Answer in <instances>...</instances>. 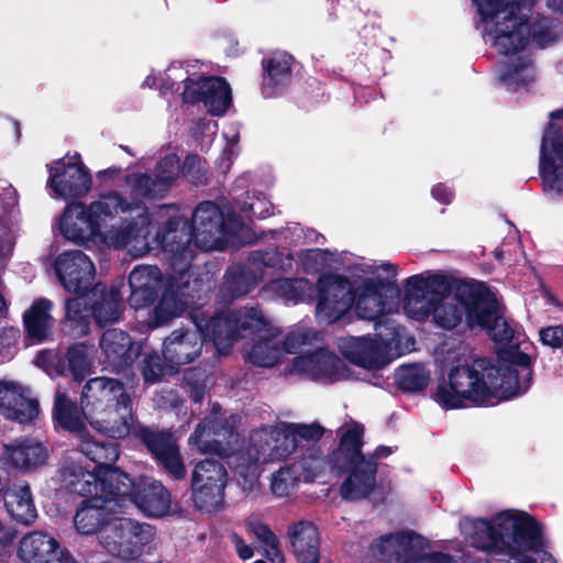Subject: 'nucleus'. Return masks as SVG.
<instances>
[{
	"label": "nucleus",
	"mask_w": 563,
	"mask_h": 563,
	"mask_svg": "<svg viewBox=\"0 0 563 563\" xmlns=\"http://www.w3.org/2000/svg\"><path fill=\"white\" fill-rule=\"evenodd\" d=\"M68 241L87 247L128 249L135 257L147 254L151 214L139 202L129 201L119 191L101 194L89 205L69 203L56 222Z\"/></svg>",
	"instance_id": "obj_1"
},
{
	"label": "nucleus",
	"mask_w": 563,
	"mask_h": 563,
	"mask_svg": "<svg viewBox=\"0 0 563 563\" xmlns=\"http://www.w3.org/2000/svg\"><path fill=\"white\" fill-rule=\"evenodd\" d=\"M532 379L531 360L516 346L500 354L497 365L485 361L452 367L439 383L434 400L445 409L493 406L526 393Z\"/></svg>",
	"instance_id": "obj_2"
},
{
	"label": "nucleus",
	"mask_w": 563,
	"mask_h": 563,
	"mask_svg": "<svg viewBox=\"0 0 563 563\" xmlns=\"http://www.w3.org/2000/svg\"><path fill=\"white\" fill-rule=\"evenodd\" d=\"M461 529L472 547L501 555L498 563H558L545 550L541 525L525 511L505 510L490 519H464Z\"/></svg>",
	"instance_id": "obj_3"
},
{
	"label": "nucleus",
	"mask_w": 563,
	"mask_h": 563,
	"mask_svg": "<svg viewBox=\"0 0 563 563\" xmlns=\"http://www.w3.org/2000/svg\"><path fill=\"white\" fill-rule=\"evenodd\" d=\"M481 21L478 29L485 41L499 53L508 56L503 65L500 81L516 91L533 79L530 60L522 54L530 35V29L516 0H473Z\"/></svg>",
	"instance_id": "obj_4"
},
{
	"label": "nucleus",
	"mask_w": 563,
	"mask_h": 563,
	"mask_svg": "<svg viewBox=\"0 0 563 563\" xmlns=\"http://www.w3.org/2000/svg\"><path fill=\"white\" fill-rule=\"evenodd\" d=\"M194 320L207 336L212 338L219 353H227L239 338L256 335L258 340L247 354L251 363L272 367L284 357L280 341L277 340L279 331L272 328L255 308L228 311L225 317L212 319L209 324L202 323L201 313L194 314Z\"/></svg>",
	"instance_id": "obj_5"
},
{
	"label": "nucleus",
	"mask_w": 563,
	"mask_h": 563,
	"mask_svg": "<svg viewBox=\"0 0 563 563\" xmlns=\"http://www.w3.org/2000/svg\"><path fill=\"white\" fill-rule=\"evenodd\" d=\"M151 221L150 241L156 239L153 249L162 246L168 254L173 269L179 274L186 272L195 256V245L211 250L218 246L223 234L222 213L213 202L200 203L192 214V229L180 218H173L167 229L159 235Z\"/></svg>",
	"instance_id": "obj_6"
},
{
	"label": "nucleus",
	"mask_w": 563,
	"mask_h": 563,
	"mask_svg": "<svg viewBox=\"0 0 563 563\" xmlns=\"http://www.w3.org/2000/svg\"><path fill=\"white\" fill-rule=\"evenodd\" d=\"M180 64L170 65L161 79L159 89L163 92L176 90L179 82H185L184 102L202 101L209 113L223 115L231 106L232 96L229 84L220 77L190 78Z\"/></svg>",
	"instance_id": "obj_7"
},
{
	"label": "nucleus",
	"mask_w": 563,
	"mask_h": 563,
	"mask_svg": "<svg viewBox=\"0 0 563 563\" xmlns=\"http://www.w3.org/2000/svg\"><path fill=\"white\" fill-rule=\"evenodd\" d=\"M483 284L460 283L452 285L448 279V289L437 302L433 321L442 328L452 329L465 317L471 328L484 322L479 309H488L489 301L485 297Z\"/></svg>",
	"instance_id": "obj_8"
},
{
	"label": "nucleus",
	"mask_w": 563,
	"mask_h": 563,
	"mask_svg": "<svg viewBox=\"0 0 563 563\" xmlns=\"http://www.w3.org/2000/svg\"><path fill=\"white\" fill-rule=\"evenodd\" d=\"M365 277L354 284L352 303L358 317L367 320L388 314L394 303L389 297L395 292L397 267L390 263L369 267Z\"/></svg>",
	"instance_id": "obj_9"
},
{
	"label": "nucleus",
	"mask_w": 563,
	"mask_h": 563,
	"mask_svg": "<svg viewBox=\"0 0 563 563\" xmlns=\"http://www.w3.org/2000/svg\"><path fill=\"white\" fill-rule=\"evenodd\" d=\"M152 526L131 518L114 517L99 534V544L112 558L120 561L139 559L144 548L154 540Z\"/></svg>",
	"instance_id": "obj_10"
},
{
	"label": "nucleus",
	"mask_w": 563,
	"mask_h": 563,
	"mask_svg": "<svg viewBox=\"0 0 563 563\" xmlns=\"http://www.w3.org/2000/svg\"><path fill=\"white\" fill-rule=\"evenodd\" d=\"M428 541L412 532L382 536L369 545L371 555L387 563H454L442 553H428Z\"/></svg>",
	"instance_id": "obj_11"
},
{
	"label": "nucleus",
	"mask_w": 563,
	"mask_h": 563,
	"mask_svg": "<svg viewBox=\"0 0 563 563\" xmlns=\"http://www.w3.org/2000/svg\"><path fill=\"white\" fill-rule=\"evenodd\" d=\"M110 478L115 479V494L121 508L125 501H133L135 506L148 517H162L168 514L170 496L165 487L150 477H140L134 482L121 471H110Z\"/></svg>",
	"instance_id": "obj_12"
},
{
	"label": "nucleus",
	"mask_w": 563,
	"mask_h": 563,
	"mask_svg": "<svg viewBox=\"0 0 563 563\" xmlns=\"http://www.w3.org/2000/svg\"><path fill=\"white\" fill-rule=\"evenodd\" d=\"M404 329L389 322L378 325L377 339L346 338L340 341V350L351 362L368 369H377L386 363V353L397 347Z\"/></svg>",
	"instance_id": "obj_13"
},
{
	"label": "nucleus",
	"mask_w": 563,
	"mask_h": 563,
	"mask_svg": "<svg viewBox=\"0 0 563 563\" xmlns=\"http://www.w3.org/2000/svg\"><path fill=\"white\" fill-rule=\"evenodd\" d=\"M55 418L60 427L76 434L80 452L93 462H115L119 450L114 443L93 440L87 432L81 413L62 391L55 396Z\"/></svg>",
	"instance_id": "obj_14"
},
{
	"label": "nucleus",
	"mask_w": 563,
	"mask_h": 563,
	"mask_svg": "<svg viewBox=\"0 0 563 563\" xmlns=\"http://www.w3.org/2000/svg\"><path fill=\"white\" fill-rule=\"evenodd\" d=\"M297 448L288 423L264 427L252 432L247 449L240 456L242 462L238 467L249 468L253 464L284 459Z\"/></svg>",
	"instance_id": "obj_15"
},
{
	"label": "nucleus",
	"mask_w": 563,
	"mask_h": 563,
	"mask_svg": "<svg viewBox=\"0 0 563 563\" xmlns=\"http://www.w3.org/2000/svg\"><path fill=\"white\" fill-rule=\"evenodd\" d=\"M448 289V278L440 274H420L406 282L402 308L415 320H424L434 314L437 302Z\"/></svg>",
	"instance_id": "obj_16"
},
{
	"label": "nucleus",
	"mask_w": 563,
	"mask_h": 563,
	"mask_svg": "<svg viewBox=\"0 0 563 563\" xmlns=\"http://www.w3.org/2000/svg\"><path fill=\"white\" fill-rule=\"evenodd\" d=\"M227 470L214 460L198 463L191 478L192 499L197 508L214 512L223 506Z\"/></svg>",
	"instance_id": "obj_17"
},
{
	"label": "nucleus",
	"mask_w": 563,
	"mask_h": 563,
	"mask_svg": "<svg viewBox=\"0 0 563 563\" xmlns=\"http://www.w3.org/2000/svg\"><path fill=\"white\" fill-rule=\"evenodd\" d=\"M92 471L86 470L78 463L67 462L62 470V482L69 490L82 495L97 497L115 490V479L110 478V471H120L111 467L113 462L98 463Z\"/></svg>",
	"instance_id": "obj_18"
},
{
	"label": "nucleus",
	"mask_w": 563,
	"mask_h": 563,
	"mask_svg": "<svg viewBox=\"0 0 563 563\" xmlns=\"http://www.w3.org/2000/svg\"><path fill=\"white\" fill-rule=\"evenodd\" d=\"M47 186L57 199H74L86 196L91 189V176L80 162L58 159L48 164Z\"/></svg>",
	"instance_id": "obj_19"
},
{
	"label": "nucleus",
	"mask_w": 563,
	"mask_h": 563,
	"mask_svg": "<svg viewBox=\"0 0 563 563\" xmlns=\"http://www.w3.org/2000/svg\"><path fill=\"white\" fill-rule=\"evenodd\" d=\"M317 318L332 323L344 316L352 306L351 286L339 275H323L318 284Z\"/></svg>",
	"instance_id": "obj_20"
},
{
	"label": "nucleus",
	"mask_w": 563,
	"mask_h": 563,
	"mask_svg": "<svg viewBox=\"0 0 563 563\" xmlns=\"http://www.w3.org/2000/svg\"><path fill=\"white\" fill-rule=\"evenodd\" d=\"M196 313H201L203 317L202 323L209 324L212 319L225 317L228 311L208 318L205 311L195 310L190 313L191 319H194V314ZM194 323L197 324L196 322ZM196 327L200 334L190 330L177 329L166 338L163 343L162 351L165 362L172 365H185L191 363L200 355L202 350V336L205 339H210L211 341L212 338L207 336L198 325Z\"/></svg>",
	"instance_id": "obj_21"
},
{
	"label": "nucleus",
	"mask_w": 563,
	"mask_h": 563,
	"mask_svg": "<svg viewBox=\"0 0 563 563\" xmlns=\"http://www.w3.org/2000/svg\"><path fill=\"white\" fill-rule=\"evenodd\" d=\"M287 372L292 375L327 382L341 380L350 376L344 362L334 353L324 349L295 357Z\"/></svg>",
	"instance_id": "obj_22"
},
{
	"label": "nucleus",
	"mask_w": 563,
	"mask_h": 563,
	"mask_svg": "<svg viewBox=\"0 0 563 563\" xmlns=\"http://www.w3.org/2000/svg\"><path fill=\"white\" fill-rule=\"evenodd\" d=\"M541 175L544 189L553 196H563V131L551 122L541 144Z\"/></svg>",
	"instance_id": "obj_23"
},
{
	"label": "nucleus",
	"mask_w": 563,
	"mask_h": 563,
	"mask_svg": "<svg viewBox=\"0 0 563 563\" xmlns=\"http://www.w3.org/2000/svg\"><path fill=\"white\" fill-rule=\"evenodd\" d=\"M91 497L84 500L74 516V526L78 533L90 536L100 532L115 517L121 504L115 494Z\"/></svg>",
	"instance_id": "obj_24"
},
{
	"label": "nucleus",
	"mask_w": 563,
	"mask_h": 563,
	"mask_svg": "<svg viewBox=\"0 0 563 563\" xmlns=\"http://www.w3.org/2000/svg\"><path fill=\"white\" fill-rule=\"evenodd\" d=\"M55 272L64 288L75 294H85L95 278L92 261L79 250L59 254L55 260Z\"/></svg>",
	"instance_id": "obj_25"
},
{
	"label": "nucleus",
	"mask_w": 563,
	"mask_h": 563,
	"mask_svg": "<svg viewBox=\"0 0 563 563\" xmlns=\"http://www.w3.org/2000/svg\"><path fill=\"white\" fill-rule=\"evenodd\" d=\"M219 408H213L212 415L206 418L189 438V445L196 448L200 453H213L228 455V444L236 441L233 426L222 423Z\"/></svg>",
	"instance_id": "obj_26"
},
{
	"label": "nucleus",
	"mask_w": 563,
	"mask_h": 563,
	"mask_svg": "<svg viewBox=\"0 0 563 563\" xmlns=\"http://www.w3.org/2000/svg\"><path fill=\"white\" fill-rule=\"evenodd\" d=\"M130 396L125 387L114 378L96 377L86 383L80 399L85 418L91 416V410L102 411L111 409L113 405L129 401Z\"/></svg>",
	"instance_id": "obj_27"
},
{
	"label": "nucleus",
	"mask_w": 563,
	"mask_h": 563,
	"mask_svg": "<svg viewBox=\"0 0 563 563\" xmlns=\"http://www.w3.org/2000/svg\"><path fill=\"white\" fill-rule=\"evenodd\" d=\"M0 413L5 418L26 423L38 413L37 401L29 388L18 382L0 380Z\"/></svg>",
	"instance_id": "obj_28"
},
{
	"label": "nucleus",
	"mask_w": 563,
	"mask_h": 563,
	"mask_svg": "<svg viewBox=\"0 0 563 563\" xmlns=\"http://www.w3.org/2000/svg\"><path fill=\"white\" fill-rule=\"evenodd\" d=\"M341 465H343L342 468L335 470L349 471V476L340 487L341 497L346 500L366 498L376 484V464L372 459H360L356 462L341 463Z\"/></svg>",
	"instance_id": "obj_29"
},
{
	"label": "nucleus",
	"mask_w": 563,
	"mask_h": 563,
	"mask_svg": "<svg viewBox=\"0 0 563 563\" xmlns=\"http://www.w3.org/2000/svg\"><path fill=\"white\" fill-rule=\"evenodd\" d=\"M140 435L169 475L175 479H181L186 476V468L178 445L172 434L142 429Z\"/></svg>",
	"instance_id": "obj_30"
},
{
	"label": "nucleus",
	"mask_w": 563,
	"mask_h": 563,
	"mask_svg": "<svg viewBox=\"0 0 563 563\" xmlns=\"http://www.w3.org/2000/svg\"><path fill=\"white\" fill-rule=\"evenodd\" d=\"M64 553L57 540L37 531L24 536L18 551L24 563H63Z\"/></svg>",
	"instance_id": "obj_31"
},
{
	"label": "nucleus",
	"mask_w": 563,
	"mask_h": 563,
	"mask_svg": "<svg viewBox=\"0 0 563 563\" xmlns=\"http://www.w3.org/2000/svg\"><path fill=\"white\" fill-rule=\"evenodd\" d=\"M100 349L103 355L100 362L118 372L128 366L140 353L129 334L118 329L108 330L102 334Z\"/></svg>",
	"instance_id": "obj_32"
},
{
	"label": "nucleus",
	"mask_w": 563,
	"mask_h": 563,
	"mask_svg": "<svg viewBox=\"0 0 563 563\" xmlns=\"http://www.w3.org/2000/svg\"><path fill=\"white\" fill-rule=\"evenodd\" d=\"M113 406L108 410H91V416L86 420L98 432L110 438L121 439L130 433L133 426L131 400Z\"/></svg>",
	"instance_id": "obj_33"
},
{
	"label": "nucleus",
	"mask_w": 563,
	"mask_h": 563,
	"mask_svg": "<svg viewBox=\"0 0 563 563\" xmlns=\"http://www.w3.org/2000/svg\"><path fill=\"white\" fill-rule=\"evenodd\" d=\"M130 306L137 310L151 305L162 288V274L156 266H137L130 276Z\"/></svg>",
	"instance_id": "obj_34"
},
{
	"label": "nucleus",
	"mask_w": 563,
	"mask_h": 563,
	"mask_svg": "<svg viewBox=\"0 0 563 563\" xmlns=\"http://www.w3.org/2000/svg\"><path fill=\"white\" fill-rule=\"evenodd\" d=\"M288 537L299 563L319 562V533L311 522L300 521L291 525Z\"/></svg>",
	"instance_id": "obj_35"
},
{
	"label": "nucleus",
	"mask_w": 563,
	"mask_h": 563,
	"mask_svg": "<svg viewBox=\"0 0 563 563\" xmlns=\"http://www.w3.org/2000/svg\"><path fill=\"white\" fill-rule=\"evenodd\" d=\"M363 432L364 428L355 421L345 423L338 430L340 445L331 456V465L333 468H342L343 465H341V463L356 462L360 459H367L361 454Z\"/></svg>",
	"instance_id": "obj_36"
},
{
	"label": "nucleus",
	"mask_w": 563,
	"mask_h": 563,
	"mask_svg": "<svg viewBox=\"0 0 563 563\" xmlns=\"http://www.w3.org/2000/svg\"><path fill=\"white\" fill-rule=\"evenodd\" d=\"M263 294L266 298H282L294 303L310 302L313 299L314 287L305 278H283L267 284Z\"/></svg>",
	"instance_id": "obj_37"
},
{
	"label": "nucleus",
	"mask_w": 563,
	"mask_h": 563,
	"mask_svg": "<svg viewBox=\"0 0 563 563\" xmlns=\"http://www.w3.org/2000/svg\"><path fill=\"white\" fill-rule=\"evenodd\" d=\"M47 453L36 440H22L5 446V460L21 470H32L43 465Z\"/></svg>",
	"instance_id": "obj_38"
},
{
	"label": "nucleus",
	"mask_w": 563,
	"mask_h": 563,
	"mask_svg": "<svg viewBox=\"0 0 563 563\" xmlns=\"http://www.w3.org/2000/svg\"><path fill=\"white\" fill-rule=\"evenodd\" d=\"M52 307L49 300L40 298L24 312L23 322L30 339L42 342L48 338L54 327Z\"/></svg>",
	"instance_id": "obj_39"
},
{
	"label": "nucleus",
	"mask_w": 563,
	"mask_h": 563,
	"mask_svg": "<svg viewBox=\"0 0 563 563\" xmlns=\"http://www.w3.org/2000/svg\"><path fill=\"white\" fill-rule=\"evenodd\" d=\"M291 68L292 57L285 52H275L265 60L263 87L267 96H274L290 81Z\"/></svg>",
	"instance_id": "obj_40"
},
{
	"label": "nucleus",
	"mask_w": 563,
	"mask_h": 563,
	"mask_svg": "<svg viewBox=\"0 0 563 563\" xmlns=\"http://www.w3.org/2000/svg\"><path fill=\"white\" fill-rule=\"evenodd\" d=\"M4 506L16 521L29 525L36 518V509L27 484L18 483L4 494Z\"/></svg>",
	"instance_id": "obj_41"
},
{
	"label": "nucleus",
	"mask_w": 563,
	"mask_h": 563,
	"mask_svg": "<svg viewBox=\"0 0 563 563\" xmlns=\"http://www.w3.org/2000/svg\"><path fill=\"white\" fill-rule=\"evenodd\" d=\"M485 297L489 301V308L478 310V314L479 317H483L482 319H484V322L476 323L475 327L486 330L488 335L496 342H509L514 339L516 329L500 313L496 300L487 290L485 292Z\"/></svg>",
	"instance_id": "obj_42"
},
{
	"label": "nucleus",
	"mask_w": 563,
	"mask_h": 563,
	"mask_svg": "<svg viewBox=\"0 0 563 563\" xmlns=\"http://www.w3.org/2000/svg\"><path fill=\"white\" fill-rule=\"evenodd\" d=\"M168 178L164 176L163 180H156L148 174L132 173L125 177V188L135 198H158L165 195L164 184Z\"/></svg>",
	"instance_id": "obj_43"
},
{
	"label": "nucleus",
	"mask_w": 563,
	"mask_h": 563,
	"mask_svg": "<svg viewBox=\"0 0 563 563\" xmlns=\"http://www.w3.org/2000/svg\"><path fill=\"white\" fill-rule=\"evenodd\" d=\"M431 380L430 371L421 364L402 365L395 372V382L404 391H419L427 388Z\"/></svg>",
	"instance_id": "obj_44"
},
{
	"label": "nucleus",
	"mask_w": 563,
	"mask_h": 563,
	"mask_svg": "<svg viewBox=\"0 0 563 563\" xmlns=\"http://www.w3.org/2000/svg\"><path fill=\"white\" fill-rule=\"evenodd\" d=\"M329 463L321 455L320 451L309 448L292 466L303 482H313L321 477L328 468Z\"/></svg>",
	"instance_id": "obj_45"
},
{
	"label": "nucleus",
	"mask_w": 563,
	"mask_h": 563,
	"mask_svg": "<svg viewBox=\"0 0 563 563\" xmlns=\"http://www.w3.org/2000/svg\"><path fill=\"white\" fill-rule=\"evenodd\" d=\"M88 300L84 296L69 299L66 302V317L74 335H84L88 332L89 317L92 308L87 307Z\"/></svg>",
	"instance_id": "obj_46"
},
{
	"label": "nucleus",
	"mask_w": 563,
	"mask_h": 563,
	"mask_svg": "<svg viewBox=\"0 0 563 563\" xmlns=\"http://www.w3.org/2000/svg\"><path fill=\"white\" fill-rule=\"evenodd\" d=\"M122 298L117 289L106 292L101 300L92 307V314L100 325L113 323L119 320L121 313Z\"/></svg>",
	"instance_id": "obj_47"
},
{
	"label": "nucleus",
	"mask_w": 563,
	"mask_h": 563,
	"mask_svg": "<svg viewBox=\"0 0 563 563\" xmlns=\"http://www.w3.org/2000/svg\"><path fill=\"white\" fill-rule=\"evenodd\" d=\"M187 307V302L173 290H166L154 310L153 327L162 325L179 316Z\"/></svg>",
	"instance_id": "obj_48"
},
{
	"label": "nucleus",
	"mask_w": 563,
	"mask_h": 563,
	"mask_svg": "<svg viewBox=\"0 0 563 563\" xmlns=\"http://www.w3.org/2000/svg\"><path fill=\"white\" fill-rule=\"evenodd\" d=\"M302 481L296 468L291 465L280 467L272 475L271 490L277 497L288 496L296 488L297 484Z\"/></svg>",
	"instance_id": "obj_49"
},
{
	"label": "nucleus",
	"mask_w": 563,
	"mask_h": 563,
	"mask_svg": "<svg viewBox=\"0 0 563 563\" xmlns=\"http://www.w3.org/2000/svg\"><path fill=\"white\" fill-rule=\"evenodd\" d=\"M91 347L84 343L75 344L68 350L69 368L76 380L84 379L91 366Z\"/></svg>",
	"instance_id": "obj_50"
},
{
	"label": "nucleus",
	"mask_w": 563,
	"mask_h": 563,
	"mask_svg": "<svg viewBox=\"0 0 563 563\" xmlns=\"http://www.w3.org/2000/svg\"><path fill=\"white\" fill-rule=\"evenodd\" d=\"M316 336L317 333L311 329L302 328L289 332L282 342L283 354H295L300 352L303 346L311 343Z\"/></svg>",
	"instance_id": "obj_51"
},
{
	"label": "nucleus",
	"mask_w": 563,
	"mask_h": 563,
	"mask_svg": "<svg viewBox=\"0 0 563 563\" xmlns=\"http://www.w3.org/2000/svg\"><path fill=\"white\" fill-rule=\"evenodd\" d=\"M179 175V158L175 154L166 155L155 169L156 180H163L164 176L169 178L165 181V192Z\"/></svg>",
	"instance_id": "obj_52"
},
{
	"label": "nucleus",
	"mask_w": 563,
	"mask_h": 563,
	"mask_svg": "<svg viewBox=\"0 0 563 563\" xmlns=\"http://www.w3.org/2000/svg\"><path fill=\"white\" fill-rule=\"evenodd\" d=\"M301 261L307 272H318L330 266V254L324 250H309Z\"/></svg>",
	"instance_id": "obj_53"
},
{
	"label": "nucleus",
	"mask_w": 563,
	"mask_h": 563,
	"mask_svg": "<svg viewBox=\"0 0 563 563\" xmlns=\"http://www.w3.org/2000/svg\"><path fill=\"white\" fill-rule=\"evenodd\" d=\"M291 429V434L296 439L297 446L301 445L302 441H314L321 438L323 430L319 424H295L288 423Z\"/></svg>",
	"instance_id": "obj_54"
},
{
	"label": "nucleus",
	"mask_w": 563,
	"mask_h": 563,
	"mask_svg": "<svg viewBox=\"0 0 563 563\" xmlns=\"http://www.w3.org/2000/svg\"><path fill=\"white\" fill-rule=\"evenodd\" d=\"M203 166L201 159L197 155H188L184 162L183 173L192 184L202 183Z\"/></svg>",
	"instance_id": "obj_55"
},
{
	"label": "nucleus",
	"mask_w": 563,
	"mask_h": 563,
	"mask_svg": "<svg viewBox=\"0 0 563 563\" xmlns=\"http://www.w3.org/2000/svg\"><path fill=\"white\" fill-rule=\"evenodd\" d=\"M243 212L247 219H263L273 214L272 205L261 197H253L247 205V209H243Z\"/></svg>",
	"instance_id": "obj_56"
},
{
	"label": "nucleus",
	"mask_w": 563,
	"mask_h": 563,
	"mask_svg": "<svg viewBox=\"0 0 563 563\" xmlns=\"http://www.w3.org/2000/svg\"><path fill=\"white\" fill-rule=\"evenodd\" d=\"M167 371V367L163 366L157 355H151L145 360V366L143 368V376L145 382L155 383L159 377Z\"/></svg>",
	"instance_id": "obj_57"
},
{
	"label": "nucleus",
	"mask_w": 563,
	"mask_h": 563,
	"mask_svg": "<svg viewBox=\"0 0 563 563\" xmlns=\"http://www.w3.org/2000/svg\"><path fill=\"white\" fill-rule=\"evenodd\" d=\"M246 527L249 531L261 542V544L277 538L266 523L255 518H249Z\"/></svg>",
	"instance_id": "obj_58"
},
{
	"label": "nucleus",
	"mask_w": 563,
	"mask_h": 563,
	"mask_svg": "<svg viewBox=\"0 0 563 563\" xmlns=\"http://www.w3.org/2000/svg\"><path fill=\"white\" fill-rule=\"evenodd\" d=\"M539 335L542 343L545 345L553 349L563 346V328L560 325L542 329L540 330Z\"/></svg>",
	"instance_id": "obj_59"
},
{
	"label": "nucleus",
	"mask_w": 563,
	"mask_h": 563,
	"mask_svg": "<svg viewBox=\"0 0 563 563\" xmlns=\"http://www.w3.org/2000/svg\"><path fill=\"white\" fill-rule=\"evenodd\" d=\"M20 339V330L14 327L0 328V356L10 347L14 346Z\"/></svg>",
	"instance_id": "obj_60"
},
{
	"label": "nucleus",
	"mask_w": 563,
	"mask_h": 563,
	"mask_svg": "<svg viewBox=\"0 0 563 563\" xmlns=\"http://www.w3.org/2000/svg\"><path fill=\"white\" fill-rule=\"evenodd\" d=\"M14 236L7 223H0V260L9 257L13 251Z\"/></svg>",
	"instance_id": "obj_61"
},
{
	"label": "nucleus",
	"mask_w": 563,
	"mask_h": 563,
	"mask_svg": "<svg viewBox=\"0 0 563 563\" xmlns=\"http://www.w3.org/2000/svg\"><path fill=\"white\" fill-rule=\"evenodd\" d=\"M0 208L9 212L18 205V195L11 185L2 184L0 186Z\"/></svg>",
	"instance_id": "obj_62"
},
{
	"label": "nucleus",
	"mask_w": 563,
	"mask_h": 563,
	"mask_svg": "<svg viewBox=\"0 0 563 563\" xmlns=\"http://www.w3.org/2000/svg\"><path fill=\"white\" fill-rule=\"evenodd\" d=\"M263 554L272 562V563H285V559L282 554L279 548V541L277 538L262 544Z\"/></svg>",
	"instance_id": "obj_63"
},
{
	"label": "nucleus",
	"mask_w": 563,
	"mask_h": 563,
	"mask_svg": "<svg viewBox=\"0 0 563 563\" xmlns=\"http://www.w3.org/2000/svg\"><path fill=\"white\" fill-rule=\"evenodd\" d=\"M231 538V541L239 554V556L242 559V560H249L253 556V550L251 547L246 545L243 541V539L236 534V533H232L230 536Z\"/></svg>",
	"instance_id": "obj_64"
}]
</instances>
